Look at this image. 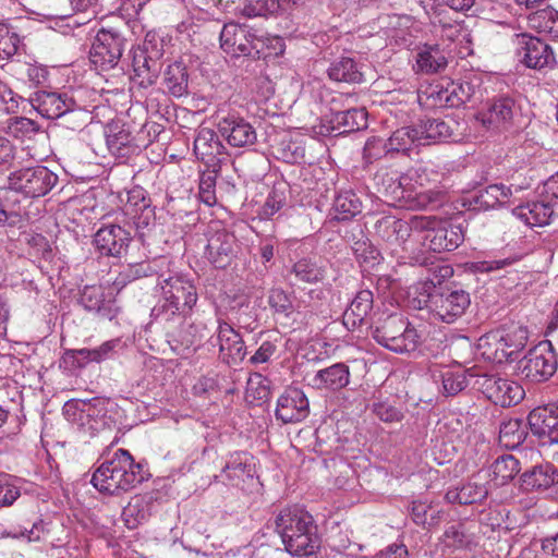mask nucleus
I'll return each instance as SVG.
<instances>
[{
    "mask_svg": "<svg viewBox=\"0 0 558 558\" xmlns=\"http://www.w3.org/2000/svg\"><path fill=\"white\" fill-rule=\"evenodd\" d=\"M194 153L207 166H213L226 154V147L215 130L201 126L194 138Z\"/></svg>",
    "mask_w": 558,
    "mask_h": 558,
    "instance_id": "32",
    "label": "nucleus"
},
{
    "mask_svg": "<svg viewBox=\"0 0 558 558\" xmlns=\"http://www.w3.org/2000/svg\"><path fill=\"white\" fill-rule=\"evenodd\" d=\"M515 109V101L512 97H495L477 112L476 120L487 130H507L512 123Z\"/></svg>",
    "mask_w": 558,
    "mask_h": 558,
    "instance_id": "19",
    "label": "nucleus"
},
{
    "mask_svg": "<svg viewBox=\"0 0 558 558\" xmlns=\"http://www.w3.org/2000/svg\"><path fill=\"white\" fill-rule=\"evenodd\" d=\"M373 308V292L361 290L343 313V325L348 330L360 327Z\"/></svg>",
    "mask_w": 558,
    "mask_h": 558,
    "instance_id": "37",
    "label": "nucleus"
},
{
    "mask_svg": "<svg viewBox=\"0 0 558 558\" xmlns=\"http://www.w3.org/2000/svg\"><path fill=\"white\" fill-rule=\"evenodd\" d=\"M527 24L531 29L558 38V11L551 7L529 14Z\"/></svg>",
    "mask_w": 558,
    "mask_h": 558,
    "instance_id": "50",
    "label": "nucleus"
},
{
    "mask_svg": "<svg viewBox=\"0 0 558 558\" xmlns=\"http://www.w3.org/2000/svg\"><path fill=\"white\" fill-rule=\"evenodd\" d=\"M471 542V535L466 533L465 526L461 522L447 526L441 536L444 546L452 549L465 548Z\"/></svg>",
    "mask_w": 558,
    "mask_h": 558,
    "instance_id": "53",
    "label": "nucleus"
},
{
    "mask_svg": "<svg viewBox=\"0 0 558 558\" xmlns=\"http://www.w3.org/2000/svg\"><path fill=\"white\" fill-rule=\"evenodd\" d=\"M501 341L507 342L509 347V351H511V355L514 359L515 354L520 352L526 345L529 331L526 327L517 326L508 331H502Z\"/></svg>",
    "mask_w": 558,
    "mask_h": 558,
    "instance_id": "56",
    "label": "nucleus"
},
{
    "mask_svg": "<svg viewBox=\"0 0 558 558\" xmlns=\"http://www.w3.org/2000/svg\"><path fill=\"white\" fill-rule=\"evenodd\" d=\"M170 262L165 258H156L153 260H144L141 263L128 265L121 272L122 280L133 281L145 277H157L159 281L169 271Z\"/></svg>",
    "mask_w": 558,
    "mask_h": 558,
    "instance_id": "39",
    "label": "nucleus"
},
{
    "mask_svg": "<svg viewBox=\"0 0 558 558\" xmlns=\"http://www.w3.org/2000/svg\"><path fill=\"white\" fill-rule=\"evenodd\" d=\"M158 492L151 490L133 496L122 510V518L129 529H135L147 521L156 510Z\"/></svg>",
    "mask_w": 558,
    "mask_h": 558,
    "instance_id": "31",
    "label": "nucleus"
},
{
    "mask_svg": "<svg viewBox=\"0 0 558 558\" xmlns=\"http://www.w3.org/2000/svg\"><path fill=\"white\" fill-rule=\"evenodd\" d=\"M385 187L386 196L400 206L409 209H433L445 202V194L440 189H413L410 175L395 174L389 178Z\"/></svg>",
    "mask_w": 558,
    "mask_h": 558,
    "instance_id": "6",
    "label": "nucleus"
},
{
    "mask_svg": "<svg viewBox=\"0 0 558 558\" xmlns=\"http://www.w3.org/2000/svg\"><path fill=\"white\" fill-rule=\"evenodd\" d=\"M80 303L86 311L95 312L108 319L114 318L119 311L111 289L101 284L85 286L80 295Z\"/></svg>",
    "mask_w": 558,
    "mask_h": 558,
    "instance_id": "25",
    "label": "nucleus"
},
{
    "mask_svg": "<svg viewBox=\"0 0 558 558\" xmlns=\"http://www.w3.org/2000/svg\"><path fill=\"white\" fill-rule=\"evenodd\" d=\"M240 13L247 17H265L275 13L272 0H244Z\"/></svg>",
    "mask_w": 558,
    "mask_h": 558,
    "instance_id": "57",
    "label": "nucleus"
},
{
    "mask_svg": "<svg viewBox=\"0 0 558 558\" xmlns=\"http://www.w3.org/2000/svg\"><path fill=\"white\" fill-rule=\"evenodd\" d=\"M557 369V360L550 344L539 343L518 362L517 372L530 383L548 380Z\"/></svg>",
    "mask_w": 558,
    "mask_h": 558,
    "instance_id": "10",
    "label": "nucleus"
},
{
    "mask_svg": "<svg viewBox=\"0 0 558 558\" xmlns=\"http://www.w3.org/2000/svg\"><path fill=\"white\" fill-rule=\"evenodd\" d=\"M521 464L513 454L499 456L490 465V481L496 486H504L511 482L520 472Z\"/></svg>",
    "mask_w": 558,
    "mask_h": 558,
    "instance_id": "45",
    "label": "nucleus"
},
{
    "mask_svg": "<svg viewBox=\"0 0 558 558\" xmlns=\"http://www.w3.org/2000/svg\"><path fill=\"white\" fill-rule=\"evenodd\" d=\"M429 220L423 238L424 245L434 252H450L456 250L464 239L461 225H452L437 219L435 216H421Z\"/></svg>",
    "mask_w": 558,
    "mask_h": 558,
    "instance_id": "14",
    "label": "nucleus"
},
{
    "mask_svg": "<svg viewBox=\"0 0 558 558\" xmlns=\"http://www.w3.org/2000/svg\"><path fill=\"white\" fill-rule=\"evenodd\" d=\"M58 175L45 166L22 168L10 173L9 189L29 198L47 195L58 183Z\"/></svg>",
    "mask_w": 558,
    "mask_h": 558,
    "instance_id": "8",
    "label": "nucleus"
},
{
    "mask_svg": "<svg viewBox=\"0 0 558 558\" xmlns=\"http://www.w3.org/2000/svg\"><path fill=\"white\" fill-rule=\"evenodd\" d=\"M511 196V189L505 184H490L478 190L471 196L470 204L474 209L487 210L504 205Z\"/></svg>",
    "mask_w": 558,
    "mask_h": 558,
    "instance_id": "40",
    "label": "nucleus"
},
{
    "mask_svg": "<svg viewBox=\"0 0 558 558\" xmlns=\"http://www.w3.org/2000/svg\"><path fill=\"white\" fill-rule=\"evenodd\" d=\"M527 423L534 435L538 437L548 436L554 440L558 428V403H549L533 409L527 416Z\"/></svg>",
    "mask_w": 558,
    "mask_h": 558,
    "instance_id": "33",
    "label": "nucleus"
},
{
    "mask_svg": "<svg viewBox=\"0 0 558 558\" xmlns=\"http://www.w3.org/2000/svg\"><path fill=\"white\" fill-rule=\"evenodd\" d=\"M255 466V459L251 453L246 451L232 452L227 457L220 475H215L214 481L244 488L246 484L254 481Z\"/></svg>",
    "mask_w": 558,
    "mask_h": 558,
    "instance_id": "16",
    "label": "nucleus"
},
{
    "mask_svg": "<svg viewBox=\"0 0 558 558\" xmlns=\"http://www.w3.org/2000/svg\"><path fill=\"white\" fill-rule=\"evenodd\" d=\"M130 241V233L118 225L104 226L94 236L97 251L101 255L113 257H119L125 253Z\"/></svg>",
    "mask_w": 558,
    "mask_h": 558,
    "instance_id": "28",
    "label": "nucleus"
},
{
    "mask_svg": "<svg viewBox=\"0 0 558 558\" xmlns=\"http://www.w3.org/2000/svg\"><path fill=\"white\" fill-rule=\"evenodd\" d=\"M417 126H404L396 130L387 140L391 154H407L414 145H422Z\"/></svg>",
    "mask_w": 558,
    "mask_h": 558,
    "instance_id": "49",
    "label": "nucleus"
},
{
    "mask_svg": "<svg viewBox=\"0 0 558 558\" xmlns=\"http://www.w3.org/2000/svg\"><path fill=\"white\" fill-rule=\"evenodd\" d=\"M165 88L174 97H182L189 92V72L182 61L170 63L163 72Z\"/></svg>",
    "mask_w": 558,
    "mask_h": 558,
    "instance_id": "44",
    "label": "nucleus"
},
{
    "mask_svg": "<svg viewBox=\"0 0 558 558\" xmlns=\"http://www.w3.org/2000/svg\"><path fill=\"white\" fill-rule=\"evenodd\" d=\"M458 125L459 124L453 119H427L422 121L417 126L421 135L420 137H423L422 145H429L432 143L448 140L456 141L457 136L454 135V132Z\"/></svg>",
    "mask_w": 558,
    "mask_h": 558,
    "instance_id": "36",
    "label": "nucleus"
},
{
    "mask_svg": "<svg viewBox=\"0 0 558 558\" xmlns=\"http://www.w3.org/2000/svg\"><path fill=\"white\" fill-rule=\"evenodd\" d=\"M290 275L296 282L315 284L325 279L326 268L315 258L302 257L292 265Z\"/></svg>",
    "mask_w": 558,
    "mask_h": 558,
    "instance_id": "41",
    "label": "nucleus"
},
{
    "mask_svg": "<svg viewBox=\"0 0 558 558\" xmlns=\"http://www.w3.org/2000/svg\"><path fill=\"white\" fill-rule=\"evenodd\" d=\"M525 430L522 422L512 418L501 423L499 428V442L506 448L513 449L523 442Z\"/></svg>",
    "mask_w": 558,
    "mask_h": 558,
    "instance_id": "51",
    "label": "nucleus"
},
{
    "mask_svg": "<svg viewBox=\"0 0 558 558\" xmlns=\"http://www.w3.org/2000/svg\"><path fill=\"white\" fill-rule=\"evenodd\" d=\"M160 291L157 304L151 308V317L160 322H171L190 315L196 305L197 289L189 277L182 274L172 275L169 270L157 281Z\"/></svg>",
    "mask_w": 558,
    "mask_h": 558,
    "instance_id": "1",
    "label": "nucleus"
},
{
    "mask_svg": "<svg viewBox=\"0 0 558 558\" xmlns=\"http://www.w3.org/2000/svg\"><path fill=\"white\" fill-rule=\"evenodd\" d=\"M256 29L238 23H227L220 33V47L231 57H250Z\"/></svg>",
    "mask_w": 558,
    "mask_h": 558,
    "instance_id": "21",
    "label": "nucleus"
},
{
    "mask_svg": "<svg viewBox=\"0 0 558 558\" xmlns=\"http://www.w3.org/2000/svg\"><path fill=\"white\" fill-rule=\"evenodd\" d=\"M422 7L426 14H428L430 17L435 34L439 36L444 41L447 40L449 43H453L458 40L460 36L463 38L466 37L464 29L459 23L446 22L441 17L442 12L445 11L441 4L434 5V3L428 1L427 4L422 2Z\"/></svg>",
    "mask_w": 558,
    "mask_h": 558,
    "instance_id": "38",
    "label": "nucleus"
},
{
    "mask_svg": "<svg viewBox=\"0 0 558 558\" xmlns=\"http://www.w3.org/2000/svg\"><path fill=\"white\" fill-rule=\"evenodd\" d=\"M485 343L488 345L489 351H485L484 354L487 355L488 359L497 363L513 360L507 342L501 341V333L499 331L489 335Z\"/></svg>",
    "mask_w": 558,
    "mask_h": 558,
    "instance_id": "54",
    "label": "nucleus"
},
{
    "mask_svg": "<svg viewBox=\"0 0 558 558\" xmlns=\"http://www.w3.org/2000/svg\"><path fill=\"white\" fill-rule=\"evenodd\" d=\"M253 59H270L277 58L284 52V41L279 36H272L260 31H256L254 40L252 41Z\"/></svg>",
    "mask_w": 558,
    "mask_h": 558,
    "instance_id": "42",
    "label": "nucleus"
},
{
    "mask_svg": "<svg viewBox=\"0 0 558 558\" xmlns=\"http://www.w3.org/2000/svg\"><path fill=\"white\" fill-rule=\"evenodd\" d=\"M88 351V349H69L65 350L61 357V366L68 371H75L85 367L92 360L88 356L82 355L81 352Z\"/></svg>",
    "mask_w": 558,
    "mask_h": 558,
    "instance_id": "63",
    "label": "nucleus"
},
{
    "mask_svg": "<svg viewBox=\"0 0 558 558\" xmlns=\"http://www.w3.org/2000/svg\"><path fill=\"white\" fill-rule=\"evenodd\" d=\"M124 49V38L117 32L101 29L89 52V60L98 72L117 69Z\"/></svg>",
    "mask_w": 558,
    "mask_h": 558,
    "instance_id": "12",
    "label": "nucleus"
},
{
    "mask_svg": "<svg viewBox=\"0 0 558 558\" xmlns=\"http://www.w3.org/2000/svg\"><path fill=\"white\" fill-rule=\"evenodd\" d=\"M121 210L125 218L137 230L148 228L155 221V209L150 205V198L141 186H134L125 192V198H121Z\"/></svg>",
    "mask_w": 558,
    "mask_h": 558,
    "instance_id": "18",
    "label": "nucleus"
},
{
    "mask_svg": "<svg viewBox=\"0 0 558 558\" xmlns=\"http://www.w3.org/2000/svg\"><path fill=\"white\" fill-rule=\"evenodd\" d=\"M518 60L529 69L553 70L556 64L554 48L545 40L527 33L515 34L513 38Z\"/></svg>",
    "mask_w": 558,
    "mask_h": 558,
    "instance_id": "9",
    "label": "nucleus"
},
{
    "mask_svg": "<svg viewBox=\"0 0 558 558\" xmlns=\"http://www.w3.org/2000/svg\"><path fill=\"white\" fill-rule=\"evenodd\" d=\"M286 199L284 192L278 187H274L268 194L266 202L259 211V216L263 219H269L282 208L286 204Z\"/></svg>",
    "mask_w": 558,
    "mask_h": 558,
    "instance_id": "61",
    "label": "nucleus"
},
{
    "mask_svg": "<svg viewBox=\"0 0 558 558\" xmlns=\"http://www.w3.org/2000/svg\"><path fill=\"white\" fill-rule=\"evenodd\" d=\"M350 368L343 362L322 368L308 377V385L317 390L339 391L350 384Z\"/></svg>",
    "mask_w": 558,
    "mask_h": 558,
    "instance_id": "30",
    "label": "nucleus"
},
{
    "mask_svg": "<svg viewBox=\"0 0 558 558\" xmlns=\"http://www.w3.org/2000/svg\"><path fill=\"white\" fill-rule=\"evenodd\" d=\"M487 495L486 485L472 480L459 488L449 489L446 499L451 504L470 505L482 501Z\"/></svg>",
    "mask_w": 558,
    "mask_h": 558,
    "instance_id": "48",
    "label": "nucleus"
},
{
    "mask_svg": "<svg viewBox=\"0 0 558 558\" xmlns=\"http://www.w3.org/2000/svg\"><path fill=\"white\" fill-rule=\"evenodd\" d=\"M374 340L395 353H411L422 343V335L400 314H392L380 322L372 332Z\"/></svg>",
    "mask_w": 558,
    "mask_h": 558,
    "instance_id": "5",
    "label": "nucleus"
},
{
    "mask_svg": "<svg viewBox=\"0 0 558 558\" xmlns=\"http://www.w3.org/2000/svg\"><path fill=\"white\" fill-rule=\"evenodd\" d=\"M155 40V35L147 34L143 46L132 51L133 80L145 88L156 83L160 72L162 49L154 44Z\"/></svg>",
    "mask_w": 558,
    "mask_h": 558,
    "instance_id": "11",
    "label": "nucleus"
},
{
    "mask_svg": "<svg viewBox=\"0 0 558 558\" xmlns=\"http://www.w3.org/2000/svg\"><path fill=\"white\" fill-rule=\"evenodd\" d=\"M268 304L276 314L284 317H289L294 312L291 295L281 288H274L269 291Z\"/></svg>",
    "mask_w": 558,
    "mask_h": 558,
    "instance_id": "55",
    "label": "nucleus"
},
{
    "mask_svg": "<svg viewBox=\"0 0 558 558\" xmlns=\"http://www.w3.org/2000/svg\"><path fill=\"white\" fill-rule=\"evenodd\" d=\"M105 135L108 150L121 161L141 151V146L136 143L135 137L124 124H120L119 122L108 124Z\"/></svg>",
    "mask_w": 558,
    "mask_h": 558,
    "instance_id": "26",
    "label": "nucleus"
},
{
    "mask_svg": "<svg viewBox=\"0 0 558 558\" xmlns=\"http://www.w3.org/2000/svg\"><path fill=\"white\" fill-rule=\"evenodd\" d=\"M474 385L487 399L502 408L514 405L524 397V389L518 383L496 375H477Z\"/></svg>",
    "mask_w": 558,
    "mask_h": 558,
    "instance_id": "15",
    "label": "nucleus"
},
{
    "mask_svg": "<svg viewBox=\"0 0 558 558\" xmlns=\"http://www.w3.org/2000/svg\"><path fill=\"white\" fill-rule=\"evenodd\" d=\"M217 129L220 136L232 147H248L257 140L255 128L235 111L221 117L218 114Z\"/></svg>",
    "mask_w": 558,
    "mask_h": 558,
    "instance_id": "17",
    "label": "nucleus"
},
{
    "mask_svg": "<svg viewBox=\"0 0 558 558\" xmlns=\"http://www.w3.org/2000/svg\"><path fill=\"white\" fill-rule=\"evenodd\" d=\"M332 210L335 220H350L362 211V202L353 191H340L333 199Z\"/></svg>",
    "mask_w": 558,
    "mask_h": 558,
    "instance_id": "47",
    "label": "nucleus"
},
{
    "mask_svg": "<svg viewBox=\"0 0 558 558\" xmlns=\"http://www.w3.org/2000/svg\"><path fill=\"white\" fill-rule=\"evenodd\" d=\"M429 220L413 216L410 221L398 219L395 216H383L374 225L377 236L390 246H402L412 232H421L428 227Z\"/></svg>",
    "mask_w": 558,
    "mask_h": 558,
    "instance_id": "13",
    "label": "nucleus"
},
{
    "mask_svg": "<svg viewBox=\"0 0 558 558\" xmlns=\"http://www.w3.org/2000/svg\"><path fill=\"white\" fill-rule=\"evenodd\" d=\"M308 413L310 403L301 389L290 387L278 398L276 417L283 424L301 422Z\"/></svg>",
    "mask_w": 558,
    "mask_h": 558,
    "instance_id": "23",
    "label": "nucleus"
},
{
    "mask_svg": "<svg viewBox=\"0 0 558 558\" xmlns=\"http://www.w3.org/2000/svg\"><path fill=\"white\" fill-rule=\"evenodd\" d=\"M367 128V112L364 108H352L331 112L323 119V135L344 134Z\"/></svg>",
    "mask_w": 558,
    "mask_h": 558,
    "instance_id": "22",
    "label": "nucleus"
},
{
    "mask_svg": "<svg viewBox=\"0 0 558 558\" xmlns=\"http://www.w3.org/2000/svg\"><path fill=\"white\" fill-rule=\"evenodd\" d=\"M477 375H466L462 371L446 369L441 372V387L445 396H456L462 391L470 383V379H476Z\"/></svg>",
    "mask_w": 558,
    "mask_h": 558,
    "instance_id": "52",
    "label": "nucleus"
},
{
    "mask_svg": "<svg viewBox=\"0 0 558 558\" xmlns=\"http://www.w3.org/2000/svg\"><path fill=\"white\" fill-rule=\"evenodd\" d=\"M391 154L388 149V142L378 136L368 138L363 148V158L367 163H372L387 155Z\"/></svg>",
    "mask_w": 558,
    "mask_h": 558,
    "instance_id": "58",
    "label": "nucleus"
},
{
    "mask_svg": "<svg viewBox=\"0 0 558 558\" xmlns=\"http://www.w3.org/2000/svg\"><path fill=\"white\" fill-rule=\"evenodd\" d=\"M404 175L411 177L413 183L411 187L413 189H428L429 186L439 189V173L428 168H418L405 173Z\"/></svg>",
    "mask_w": 558,
    "mask_h": 558,
    "instance_id": "59",
    "label": "nucleus"
},
{
    "mask_svg": "<svg viewBox=\"0 0 558 558\" xmlns=\"http://www.w3.org/2000/svg\"><path fill=\"white\" fill-rule=\"evenodd\" d=\"M120 344V339H111L105 341L98 348L88 349V351L81 352L82 355L88 356L92 362L100 363L105 360L112 357L117 347Z\"/></svg>",
    "mask_w": 558,
    "mask_h": 558,
    "instance_id": "62",
    "label": "nucleus"
},
{
    "mask_svg": "<svg viewBox=\"0 0 558 558\" xmlns=\"http://www.w3.org/2000/svg\"><path fill=\"white\" fill-rule=\"evenodd\" d=\"M110 402L105 399L95 398L82 404L78 420L82 424H87L93 432H100L110 428L113 423L108 415V405Z\"/></svg>",
    "mask_w": 558,
    "mask_h": 558,
    "instance_id": "35",
    "label": "nucleus"
},
{
    "mask_svg": "<svg viewBox=\"0 0 558 558\" xmlns=\"http://www.w3.org/2000/svg\"><path fill=\"white\" fill-rule=\"evenodd\" d=\"M216 342L220 357L228 364H236L245 357V345L241 335L228 323L218 320Z\"/></svg>",
    "mask_w": 558,
    "mask_h": 558,
    "instance_id": "29",
    "label": "nucleus"
},
{
    "mask_svg": "<svg viewBox=\"0 0 558 558\" xmlns=\"http://www.w3.org/2000/svg\"><path fill=\"white\" fill-rule=\"evenodd\" d=\"M422 290L417 298L418 308H427L435 317L451 324L460 318L471 305L469 292L463 289L435 290L433 281H426L418 288Z\"/></svg>",
    "mask_w": 558,
    "mask_h": 558,
    "instance_id": "4",
    "label": "nucleus"
},
{
    "mask_svg": "<svg viewBox=\"0 0 558 558\" xmlns=\"http://www.w3.org/2000/svg\"><path fill=\"white\" fill-rule=\"evenodd\" d=\"M236 238L221 228L209 231L206 256L216 268L227 267L235 255Z\"/></svg>",
    "mask_w": 558,
    "mask_h": 558,
    "instance_id": "24",
    "label": "nucleus"
},
{
    "mask_svg": "<svg viewBox=\"0 0 558 558\" xmlns=\"http://www.w3.org/2000/svg\"><path fill=\"white\" fill-rule=\"evenodd\" d=\"M19 37L7 24H0V60H7L17 50Z\"/></svg>",
    "mask_w": 558,
    "mask_h": 558,
    "instance_id": "60",
    "label": "nucleus"
},
{
    "mask_svg": "<svg viewBox=\"0 0 558 558\" xmlns=\"http://www.w3.org/2000/svg\"><path fill=\"white\" fill-rule=\"evenodd\" d=\"M145 478L142 465L134 461L130 452L118 449L96 469L90 482L100 493L119 495L134 488Z\"/></svg>",
    "mask_w": 558,
    "mask_h": 558,
    "instance_id": "3",
    "label": "nucleus"
},
{
    "mask_svg": "<svg viewBox=\"0 0 558 558\" xmlns=\"http://www.w3.org/2000/svg\"><path fill=\"white\" fill-rule=\"evenodd\" d=\"M447 64L445 50L439 45H424L416 54V72L436 73Z\"/></svg>",
    "mask_w": 558,
    "mask_h": 558,
    "instance_id": "43",
    "label": "nucleus"
},
{
    "mask_svg": "<svg viewBox=\"0 0 558 558\" xmlns=\"http://www.w3.org/2000/svg\"><path fill=\"white\" fill-rule=\"evenodd\" d=\"M32 107L46 119L75 116L73 128L86 123L88 113L81 109L74 97L68 92L37 90L29 97Z\"/></svg>",
    "mask_w": 558,
    "mask_h": 558,
    "instance_id": "7",
    "label": "nucleus"
},
{
    "mask_svg": "<svg viewBox=\"0 0 558 558\" xmlns=\"http://www.w3.org/2000/svg\"><path fill=\"white\" fill-rule=\"evenodd\" d=\"M199 199L208 205L213 206L217 202L216 197V177L211 173H205L199 180Z\"/></svg>",
    "mask_w": 558,
    "mask_h": 558,
    "instance_id": "64",
    "label": "nucleus"
},
{
    "mask_svg": "<svg viewBox=\"0 0 558 558\" xmlns=\"http://www.w3.org/2000/svg\"><path fill=\"white\" fill-rule=\"evenodd\" d=\"M275 525L287 551L293 556H310L319 547L313 517L298 506L282 509Z\"/></svg>",
    "mask_w": 558,
    "mask_h": 558,
    "instance_id": "2",
    "label": "nucleus"
},
{
    "mask_svg": "<svg viewBox=\"0 0 558 558\" xmlns=\"http://www.w3.org/2000/svg\"><path fill=\"white\" fill-rule=\"evenodd\" d=\"M521 486L525 490L545 492L558 484V470L551 463H542L525 471L521 476Z\"/></svg>",
    "mask_w": 558,
    "mask_h": 558,
    "instance_id": "34",
    "label": "nucleus"
},
{
    "mask_svg": "<svg viewBox=\"0 0 558 558\" xmlns=\"http://www.w3.org/2000/svg\"><path fill=\"white\" fill-rule=\"evenodd\" d=\"M476 93V86L469 81L439 83L429 88L428 97L437 107L459 108Z\"/></svg>",
    "mask_w": 558,
    "mask_h": 558,
    "instance_id": "20",
    "label": "nucleus"
},
{
    "mask_svg": "<svg viewBox=\"0 0 558 558\" xmlns=\"http://www.w3.org/2000/svg\"><path fill=\"white\" fill-rule=\"evenodd\" d=\"M512 214L529 227H545L553 221L556 210L555 204L539 193L538 199L514 207Z\"/></svg>",
    "mask_w": 558,
    "mask_h": 558,
    "instance_id": "27",
    "label": "nucleus"
},
{
    "mask_svg": "<svg viewBox=\"0 0 558 558\" xmlns=\"http://www.w3.org/2000/svg\"><path fill=\"white\" fill-rule=\"evenodd\" d=\"M328 76L336 82L359 84L363 81V73L354 59L341 57L328 68Z\"/></svg>",
    "mask_w": 558,
    "mask_h": 558,
    "instance_id": "46",
    "label": "nucleus"
}]
</instances>
